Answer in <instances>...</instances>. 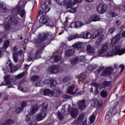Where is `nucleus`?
<instances>
[{"label": "nucleus", "mask_w": 125, "mask_h": 125, "mask_svg": "<svg viewBox=\"0 0 125 125\" xmlns=\"http://www.w3.org/2000/svg\"><path fill=\"white\" fill-rule=\"evenodd\" d=\"M109 48L108 47L107 44H104L103 45L101 48L99 50L98 55L100 57H113L114 54H119V55H123V54L125 53V48L120 49V46H116L113 48V52L110 51L107 53Z\"/></svg>", "instance_id": "nucleus-1"}, {"label": "nucleus", "mask_w": 125, "mask_h": 125, "mask_svg": "<svg viewBox=\"0 0 125 125\" xmlns=\"http://www.w3.org/2000/svg\"><path fill=\"white\" fill-rule=\"evenodd\" d=\"M25 5L26 2L23 0H21L18 4L12 9V14L14 15H18L22 18L26 17V11L25 10Z\"/></svg>", "instance_id": "nucleus-2"}, {"label": "nucleus", "mask_w": 125, "mask_h": 125, "mask_svg": "<svg viewBox=\"0 0 125 125\" xmlns=\"http://www.w3.org/2000/svg\"><path fill=\"white\" fill-rule=\"evenodd\" d=\"M99 33L97 32L96 34H91L90 32H82L80 34H76L73 36H70L68 38V40L69 41H72V40H74V39H95V38H97L98 36H99Z\"/></svg>", "instance_id": "nucleus-3"}, {"label": "nucleus", "mask_w": 125, "mask_h": 125, "mask_svg": "<svg viewBox=\"0 0 125 125\" xmlns=\"http://www.w3.org/2000/svg\"><path fill=\"white\" fill-rule=\"evenodd\" d=\"M20 18L19 17H17L16 16H14L13 15L9 16L7 17L4 20V28L5 30L8 31L10 29L11 26L10 24L12 23L14 25H19L20 24Z\"/></svg>", "instance_id": "nucleus-4"}, {"label": "nucleus", "mask_w": 125, "mask_h": 125, "mask_svg": "<svg viewBox=\"0 0 125 125\" xmlns=\"http://www.w3.org/2000/svg\"><path fill=\"white\" fill-rule=\"evenodd\" d=\"M47 2L48 3V5L51 4V1L50 0H46L45 3L42 5L41 9L39 11L38 15H44L50 10V7L46 5Z\"/></svg>", "instance_id": "nucleus-5"}, {"label": "nucleus", "mask_w": 125, "mask_h": 125, "mask_svg": "<svg viewBox=\"0 0 125 125\" xmlns=\"http://www.w3.org/2000/svg\"><path fill=\"white\" fill-rule=\"evenodd\" d=\"M46 115H47V106L42 105L40 113L37 114V121L38 122L42 121L46 117Z\"/></svg>", "instance_id": "nucleus-6"}, {"label": "nucleus", "mask_w": 125, "mask_h": 125, "mask_svg": "<svg viewBox=\"0 0 125 125\" xmlns=\"http://www.w3.org/2000/svg\"><path fill=\"white\" fill-rule=\"evenodd\" d=\"M43 95H48V96H54V97H58L60 93H61V91L60 89H57L53 91L50 90L49 89H45L42 91Z\"/></svg>", "instance_id": "nucleus-7"}, {"label": "nucleus", "mask_w": 125, "mask_h": 125, "mask_svg": "<svg viewBox=\"0 0 125 125\" xmlns=\"http://www.w3.org/2000/svg\"><path fill=\"white\" fill-rule=\"evenodd\" d=\"M114 69L113 67H109L106 69H104L103 67H100L97 70L98 74L102 73V76L103 77H107V76H110L111 74L113 73Z\"/></svg>", "instance_id": "nucleus-8"}, {"label": "nucleus", "mask_w": 125, "mask_h": 125, "mask_svg": "<svg viewBox=\"0 0 125 125\" xmlns=\"http://www.w3.org/2000/svg\"><path fill=\"white\" fill-rule=\"evenodd\" d=\"M48 71L51 74H56L57 73H62L63 69L59 65H52L49 67Z\"/></svg>", "instance_id": "nucleus-9"}, {"label": "nucleus", "mask_w": 125, "mask_h": 125, "mask_svg": "<svg viewBox=\"0 0 125 125\" xmlns=\"http://www.w3.org/2000/svg\"><path fill=\"white\" fill-rule=\"evenodd\" d=\"M13 58L14 61L16 63H17V62H18V56L22 54L23 51L22 50L18 51V49L16 48V47H14L13 48Z\"/></svg>", "instance_id": "nucleus-10"}, {"label": "nucleus", "mask_w": 125, "mask_h": 125, "mask_svg": "<svg viewBox=\"0 0 125 125\" xmlns=\"http://www.w3.org/2000/svg\"><path fill=\"white\" fill-rule=\"evenodd\" d=\"M57 1L60 5H64L66 4V8H71L74 4V2L71 0H69L66 3V0H57Z\"/></svg>", "instance_id": "nucleus-11"}, {"label": "nucleus", "mask_w": 125, "mask_h": 125, "mask_svg": "<svg viewBox=\"0 0 125 125\" xmlns=\"http://www.w3.org/2000/svg\"><path fill=\"white\" fill-rule=\"evenodd\" d=\"M73 47L74 48H76L78 49V50H80L81 52H84L85 50V45L84 43L83 42H78L77 43H75L73 45Z\"/></svg>", "instance_id": "nucleus-12"}, {"label": "nucleus", "mask_w": 125, "mask_h": 125, "mask_svg": "<svg viewBox=\"0 0 125 125\" xmlns=\"http://www.w3.org/2000/svg\"><path fill=\"white\" fill-rule=\"evenodd\" d=\"M98 33H99V35L97 37H99L100 36L99 38L96 40L95 44L96 47H99L100 45H101V42H102V41H103V39H104V35L102 34V31H98Z\"/></svg>", "instance_id": "nucleus-13"}, {"label": "nucleus", "mask_w": 125, "mask_h": 125, "mask_svg": "<svg viewBox=\"0 0 125 125\" xmlns=\"http://www.w3.org/2000/svg\"><path fill=\"white\" fill-rule=\"evenodd\" d=\"M97 10L98 13L102 14V13L107 11V7L104 4L101 3L97 7Z\"/></svg>", "instance_id": "nucleus-14"}, {"label": "nucleus", "mask_w": 125, "mask_h": 125, "mask_svg": "<svg viewBox=\"0 0 125 125\" xmlns=\"http://www.w3.org/2000/svg\"><path fill=\"white\" fill-rule=\"evenodd\" d=\"M83 59H84V56L77 57L71 60L70 62L72 65H76V64L79 63V62H83Z\"/></svg>", "instance_id": "nucleus-15"}, {"label": "nucleus", "mask_w": 125, "mask_h": 125, "mask_svg": "<svg viewBox=\"0 0 125 125\" xmlns=\"http://www.w3.org/2000/svg\"><path fill=\"white\" fill-rule=\"evenodd\" d=\"M86 79V76L84 73H81L79 77V83H83L84 84H88L89 82L85 80Z\"/></svg>", "instance_id": "nucleus-16"}, {"label": "nucleus", "mask_w": 125, "mask_h": 125, "mask_svg": "<svg viewBox=\"0 0 125 125\" xmlns=\"http://www.w3.org/2000/svg\"><path fill=\"white\" fill-rule=\"evenodd\" d=\"M83 25H84L83 22L80 21H76L71 23L70 28H82Z\"/></svg>", "instance_id": "nucleus-17"}, {"label": "nucleus", "mask_w": 125, "mask_h": 125, "mask_svg": "<svg viewBox=\"0 0 125 125\" xmlns=\"http://www.w3.org/2000/svg\"><path fill=\"white\" fill-rule=\"evenodd\" d=\"M6 69L8 72L10 73H13V72H15V67L13 66L12 63H11V62L9 61L6 64Z\"/></svg>", "instance_id": "nucleus-18"}, {"label": "nucleus", "mask_w": 125, "mask_h": 125, "mask_svg": "<svg viewBox=\"0 0 125 125\" xmlns=\"http://www.w3.org/2000/svg\"><path fill=\"white\" fill-rule=\"evenodd\" d=\"M85 116L84 114L82 113L80 115L78 118H76L74 122L72 123V125H79V124L82 122L83 120L84 119Z\"/></svg>", "instance_id": "nucleus-19"}, {"label": "nucleus", "mask_w": 125, "mask_h": 125, "mask_svg": "<svg viewBox=\"0 0 125 125\" xmlns=\"http://www.w3.org/2000/svg\"><path fill=\"white\" fill-rule=\"evenodd\" d=\"M71 116L73 119H75L79 115V109L77 108L73 107L70 111Z\"/></svg>", "instance_id": "nucleus-20"}, {"label": "nucleus", "mask_w": 125, "mask_h": 125, "mask_svg": "<svg viewBox=\"0 0 125 125\" xmlns=\"http://www.w3.org/2000/svg\"><path fill=\"white\" fill-rule=\"evenodd\" d=\"M78 108L80 110H83L86 107V104H85V101L84 100H82V101H79L78 102Z\"/></svg>", "instance_id": "nucleus-21"}, {"label": "nucleus", "mask_w": 125, "mask_h": 125, "mask_svg": "<svg viewBox=\"0 0 125 125\" xmlns=\"http://www.w3.org/2000/svg\"><path fill=\"white\" fill-rule=\"evenodd\" d=\"M120 38L121 36H120L119 35H117L115 37L111 39V45L112 46H114L115 44H117V43L119 42Z\"/></svg>", "instance_id": "nucleus-22"}, {"label": "nucleus", "mask_w": 125, "mask_h": 125, "mask_svg": "<svg viewBox=\"0 0 125 125\" xmlns=\"http://www.w3.org/2000/svg\"><path fill=\"white\" fill-rule=\"evenodd\" d=\"M87 51L89 54L92 55L95 53V49L91 45H88L86 47Z\"/></svg>", "instance_id": "nucleus-23"}, {"label": "nucleus", "mask_w": 125, "mask_h": 125, "mask_svg": "<svg viewBox=\"0 0 125 125\" xmlns=\"http://www.w3.org/2000/svg\"><path fill=\"white\" fill-rule=\"evenodd\" d=\"M49 19L46 16H42L39 20V22L41 24H46L48 22Z\"/></svg>", "instance_id": "nucleus-24"}, {"label": "nucleus", "mask_w": 125, "mask_h": 125, "mask_svg": "<svg viewBox=\"0 0 125 125\" xmlns=\"http://www.w3.org/2000/svg\"><path fill=\"white\" fill-rule=\"evenodd\" d=\"M27 106V104L25 102H22L21 104V106L19 107H18L16 110V112L18 114H19L20 113L21 111H22L23 109H24V107H26Z\"/></svg>", "instance_id": "nucleus-25"}, {"label": "nucleus", "mask_w": 125, "mask_h": 125, "mask_svg": "<svg viewBox=\"0 0 125 125\" xmlns=\"http://www.w3.org/2000/svg\"><path fill=\"white\" fill-rule=\"evenodd\" d=\"M4 79L6 83L8 84H10V83H12L13 82V79L11 78V75H8L4 77Z\"/></svg>", "instance_id": "nucleus-26"}, {"label": "nucleus", "mask_w": 125, "mask_h": 125, "mask_svg": "<svg viewBox=\"0 0 125 125\" xmlns=\"http://www.w3.org/2000/svg\"><path fill=\"white\" fill-rule=\"evenodd\" d=\"M46 83H49L50 84V86L53 87V86H55L56 85V81L53 79H48L45 81Z\"/></svg>", "instance_id": "nucleus-27"}, {"label": "nucleus", "mask_w": 125, "mask_h": 125, "mask_svg": "<svg viewBox=\"0 0 125 125\" xmlns=\"http://www.w3.org/2000/svg\"><path fill=\"white\" fill-rule=\"evenodd\" d=\"M39 110V105L36 104L31 106V110H30V114L34 115V114L37 113Z\"/></svg>", "instance_id": "nucleus-28"}, {"label": "nucleus", "mask_w": 125, "mask_h": 125, "mask_svg": "<svg viewBox=\"0 0 125 125\" xmlns=\"http://www.w3.org/2000/svg\"><path fill=\"white\" fill-rule=\"evenodd\" d=\"M75 53V49L74 48L70 49L67 50L65 52V56H67L68 57L70 56H72V55Z\"/></svg>", "instance_id": "nucleus-29"}, {"label": "nucleus", "mask_w": 125, "mask_h": 125, "mask_svg": "<svg viewBox=\"0 0 125 125\" xmlns=\"http://www.w3.org/2000/svg\"><path fill=\"white\" fill-rule=\"evenodd\" d=\"M48 37V34L47 33H42L39 35V39L40 41L43 42L46 40V38Z\"/></svg>", "instance_id": "nucleus-30"}, {"label": "nucleus", "mask_w": 125, "mask_h": 125, "mask_svg": "<svg viewBox=\"0 0 125 125\" xmlns=\"http://www.w3.org/2000/svg\"><path fill=\"white\" fill-rule=\"evenodd\" d=\"M62 57L60 56H57L55 57H52V58H50L49 61L50 62H57V61H59L60 60H61Z\"/></svg>", "instance_id": "nucleus-31"}, {"label": "nucleus", "mask_w": 125, "mask_h": 125, "mask_svg": "<svg viewBox=\"0 0 125 125\" xmlns=\"http://www.w3.org/2000/svg\"><path fill=\"white\" fill-rule=\"evenodd\" d=\"M25 121L28 125H35L34 122L31 120V116L30 115H26L25 117Z\"/></svg>", "instance_id": "nucleus-32"}, {"label": "nucleus", "mask_w": 125, "mask_h": 125, "mask_svg": "<svg viewBox=\"0 0 125 125\" xmlns=\"http://www.w3.org/2000/svg\"><path fill=\"white\" fill-rule=\"evenodd\" d=\"M92 85L93 86L94 88L95 89L94 91L95 94H98L99 92L98 91V87H99V84L97 83H93L92 84Z\"/></svg>", "instance_id": "nucleus-33"}, {"label": "nucleus", "mask_w": 125, "mask_h": 125, "mask_svg": "<svg viewBox=\"0 0 125 125\" xmlns=\"http://www.w3.org/2000/svg\"><path fill=\"white\" fill-rule=\"evenodd\" d=\"M74 88V85H72L69 87L67 88L68 93H69V94H75V93H76V92H77L73 91Z\"/></svg>", "instance_id": "nucleus-34"}, {"label": "nucleus", "mask_w": 125, "mask_h": 125, "mask_svg": "<svg viewBox=\"0 0 125 125\" xmlns=\"http://www.w3.org/2000/svg\"><path fill=\"white\" fill-rule=\"evenodd\" d=\"M113 112V109H110L109 111H108L105 115V120L108 121L112 116V112Z\"/></svg>", "instance_id": "nucleus-35"}, {"label": "nucleus", "mask_w": 125, "mask_h": 125, "mask_svg": "<svg viewBox=\"0 0 125 125\" xmlns=\"http://www.w3.org/2000/svg\"><path fill=\"white\" fill-rule=\"evenodd\" d=\"M99 16H98L97 15H93L90 17L91 21H99Z\"/></svg>", "instance_id": "nucleus-36"}, {"label": "nucleus", "mask_w": 125, "mask_h": 125, "mask_svg": "<svg viewBox=\"0 0 125 125\" xmlns=\"http://www.w3.org/2000/svg\"><path fill=\"white\" fill-rule=\"evenodd\" d=\"M103 87H107V86H111V82L105 81L102 84Z\"/></svg>", "instance_id": "nucleus-37"}, {"label": "nucleus", "mask_w": 125, "mask_h": 125, "mask_svg": "<svg viewBox=\"0 0 125 125\" xmlns=\"http://www.w3.org/2000/svg\"><path fill=\"white\" fill-rule=\"evenodd\" d=\"M0 8L2 10L4 11H7V8H6V6L3 3H0Z\"/></svg>", "instance_id": "nucleus-38"}, {"label": "nucleus", "mask_w": 125, "mask_h": 125, "mask_svg": "<svg viewBox=\"0 0 125 125\" xmlns=\"http://www.w3.org/2000/svg\"><path fill=\"white\" fill-rule=\"evenodd\" d=\"M92 103H94V106H97L99 109H100V108H101V104H99V102H98V101L94 100L92 101Z\"/></svg>", "instance_id": "nucleus-39"}, {"label": "nucleus", "mask_w": 125, "mask_h": 125, "mask_svg": "<svg viewBox=\"0 0 125 125\" xmlns=\"http://www.w3.org/2000/svg\"><path fill=\"white\" fill-rule=\"evenodd\" d=\"M25 74H27V71L23 72L22 73L19 74L16 77V79L18 80L19 79H21V78H23Z\"/></svg>", "instance_id": "nucleus-40"}, {"label": "nucleus", "mask_w": 125, "mask_h": 125, "mask_svg": "<svg viewBox=\"0 0 125 125\" xmlns=\"http://www.w3.org/2000/svg\"><path fill=\"white\" fill-rule=\"evenodd\" d=\"M44 83L42 81H38L36 83L37 86H43Z\"/></svg>", "instance_id": "nucleus-41"}, {"label": "nucleus", "mask_w": 125, "mask_h": 125, "mask_svg": "<svg viewBox=\"0 0 125 125\" xmlns=\"http://www.w3.org/2000/svg\"><path fill=\"white\" fill-rule=\"evenodd\" d=\"M40 79V77L37 75L32 76L31 77V81L32 82H36V81H38Z\"/></svg>", "instance_id": "nucleus-42"}, {"label": "nucleus", "mask_w": 125, "mask_h": 125, "mask_svg": "<svg viewBox=\"0 0 125 125\" xmlns=\"http://www.w3.org/2000/svg\"><path fill=\"white\" fill-rule=\"evenodd\" d=\"M10 45V42H9V41H7L5 42L3 45V48H5V49H6L8 46Z\"/></svg>", "instance_id": "nucleus-43"}, {"label": "nucleus", "mask_w": 125, "mask_h": 125, "mask_svg": "<svg viewBox=\"0 0 125 125\" xmlns=\"http://www.w3.org/2000/svg\"><path fill=\"white\" fill-rule=\"evenodd\" d=\"M57 116L60 120V121H62L63 120V114L60 111L57 112Z\"/></svg>", "instance_id": "nucleus-44"}, {"label": "nucleus", "mask_w": 125, "mask_h": 125, "mask_svg": "<svg viewBox=\"0 0 125 125\" xmlns=\"http://www.w3.org/2000/svg\"><path fill=\"white\" fill-rule=\"evenodd\" d=\"M108 14L109 15V16H110V17H116V16H117V14L115 13V12L112 11H110L109 12H108Z\"/></svg>", "instance_id": "nucleus-45"}, {"label": "nucleus", "mask_w": 125, "mask_h": 125, "mask_svg": "<svg viewBox=\"0 0 125 125\" xmlns=\"http://www.w3.org/2000/svg\"><path fill=\"white\" fill-rule=\"evenodd\" d=\"M97 67H98L97 65H89L88 67V69L90 71H92V70H94V69H96Z\"/></svg>", "instance_id": "nucleus-46"}, {"label": "nucleus", "mask_w": 125, "mask_h": 125, "mask_svg": "<svg viewBox=\"0 0 125 125\" xmlns=\"http://www.w3.org/2000/svg\"><path fill=\"white\" fill-rule=\"evenodd\" d=\"M101 95L102 97H106L107 96V91L105 90H103L101 92Z\"/></svg>", "instance_id": "nucleus-47"}, {"label": "nucleus", "mask_w": 125, "mask_h": 125, "mask_svg": "<svg viewBox=\"0 0 125 125\" xmlns=\"http://www.w3.org/2000/svg\"><path fill=\"white\" fill-rule=\"evenodd\" d=\"M95 121V116L92 115L90 117V124H93Z\"/></svg>", "instance_id": "nucleus-48"}, {"label": "nucleus", "mask_w": 125, "mask_h": 125, "mask_svg": "<svg viewBox=\"0 0 125 125\" xmlns=\"http://www.w3.org/2000/svg\"><path fill=\"white\" fill-rule=\"evenodd\" d=\"M69 12H70V13H75V12H77V8H71L70 10H69Z\"/></svg>", "instance_id": "nucleus-49"}, {"label": "nucleus", "mask_w": 125, "mask_h": 125, "mask_svg": "<svg viewBox=\"0 0 125 125\" xmlns=\"http://www.w3.org/2000/svg\"><path fill=\"white\" fill-rule=\"evenodd\" d=\"M114 32H115V28L112 27L109 29V33L110 34H113V33H114Z\"/></svg>", "instance_id": "nucleus-50"}, {"label": "nucleus", "mask_w": 125, "mask_h": 125, "mask_svg": "<svg viewBox=\"0 0 125 125\" xmlns=\"http://www.w3.org/2000/svg\"><path fill=\"white\" fill-rule=\"evenodd\" d=\"M41 53V50H37L36 52L35 53V58H38V55Z\"/></svg>", "instance_id": "nucleus-51"}, {"label": "nucleus", "mask_w": 125, "mask_h": 125, "mask_svg": "<svg viewBox=\"0 0 125 125\" xmlns=\"http://www.w3.org/2000/svg\"><path fill=\"white\" fill-rule=\"evenodd\" d=\"M33 123L34 124V125H53V124H52V123L51 124H41V125H38L37 123L33 122Z\"/></svg>", "instance_id": "nucleus-52"}, {"label": "nucleus", "mask_w": 125, "mask_h": 125, "mask_svg": "<svg viewBox=\"0 0 125 125\" xmlns=\"http://www.w3.org/2000/svg\"><path fill=\"white\" fill-rule=\"evenodd\" d=\"M119 68L121 69L122 71L123 72V71H124V69H125V65L121 64L120 65H119Z\"/></svg>", "instance_id": "nucleus-53"}, {"label": "nucleus", "mask_w": 125, "mask_h": 125, "mask_svg": "<svg viewBox=\"0 0 125 125\" xmlns=\"http://www.w3.org/2000/svg\"><path fill=\"white\" fill-rule=\"evenodd\" d=\"M67 81H69V78L64 77L63 80V81L64 82V83H66Z\"/></svg>", "instance_id": "nucleus-54"}, {"label": "nucleus", "mask_w": 125, "mask_h": 125, "mask_svg": "<svg viewBox=\"0 0 125 125\" xmlns=\"http://www.w3.org/2000/svg\"><path fill=\"white\" fill-rule=\"evenodd\" d=\"M29 67H30V66H29L27 64L24 65V69H25L26 70H28V69L29 68Z\"/></svg>", "instance_id": "nucleus-55"}, {"label": "nucleus", "mask_w": 125, "mask_h": 125, "mask_svg": "<svg viewBox=\"0 0 125 125\" xmlns=\"http://www.w3.org/2000/svg\"><path fill=\"white\" fill-rule=\"evenodd\" d=\"M82 1H83V0H74V2H78V3L82 2Z\"/></svg>", "instance_id": "nucleus-56"}, {"label": "nucleus", "mask_w": 125, "mask_h": 125, "mask_svg": "<svg viewBox=\"0 0 125 125\" xmlns=\"http://www.w3.org/2000/svg\"><path fill=\"white\" fill-rule=\"evenodd\" d=\"M19 90H21V91H23L24 89L22 88L21 86H19L18 87Z\"/></svg>", "instance_id": "nucleus-57"}, {"label": "nucleus", "mask_w": 125, "mask_h": 125, "mask_svg": "<svg viewBox=\"0 0 125 125\" xmlns=\"http://www.w3.org/2000/svg\"><path fill=\"white\" fill-rule=\"evenodd\" d=\"M122 36L123 38H125V31L122 33Z\"/></svg>", "instance_id": "nucleus-58"}, {"label": "nucleus", "mask_w": 125, "mask_h": 125, "mask_svg": "<svg viewBox=\"0 0 125 125\" xmlns=\"http://www.w3.org/2000/svg\"><path fill=\"white\" fill-rule=\"evenodd\" d=\"M82 125H88V124H87V123H86V120H85L83 124Z\"/></svg>", "instance_id": "nucleus-59"}, {"label": "nucleus", "mask_w": 125, "mask_h": 125, "mask_svg": "<svg viewBox=\"0 0 125 125\" xmlns=\"http://www.w3.org/2000/svg\"><path fill=\"white\" fill-rule=\"evenodd\" d=\"M87 2H92L94 0H85Z\"/></svg>", "instance_id": "nucleus-60"}, {"label": "nucleus", "mask_w": 125, "mask_h": 125, "mask_svg": "<svg viewBox=\"0 0 125 125\" xmlns=\"http://www.w3.org/2000/svg\"><path fill=\"white\" fill-rule=\"evenodd\" d=\"M90 91H91V92H93V87L90 89Z\"/></svg>", "instance_id": "nucleus-61"}, {"label": "nucleus", "mask_w": 125, "mask_h": 125, "mask_svg": "<svg viewBox=\"0 0 125 125\" xmlns=\"http://www.w3.org/2000/svg\"><path fill=\"white\" fill-rule=\"evenodd\" d=\"M114 68H118V64H114Z\"/></svg>", "instance_id": "nucleus-62"}, {"label": "nucleus", "mask_w": 125, "mask_h": 125, "mask_svg": "<svg viewBox=\"0 0 125 125\" xmlns=\"http://www.w3.org/2000/svg\"><path fill=\"white\" fill-rule=\"evenodd\" d=\"M29 61H32V60H33V58L32 57H30L29 58Z\"/></svg>", "instance_id": "nucleus-63"}, {"label": "nucleus", "mask_w": 125, "mask_h": 125, "mask_svg": "<svg viewBox=\"0 0 125 125\" xmlns=\"http://www.w3.org/2000/svg\"><path fill=\"white\" fill-rule=\"evenodd\" d=\"M2 42V39L1 38H0V43Z\"/></svg>", "instance_id": "nucleus-64"}]
</instances>
